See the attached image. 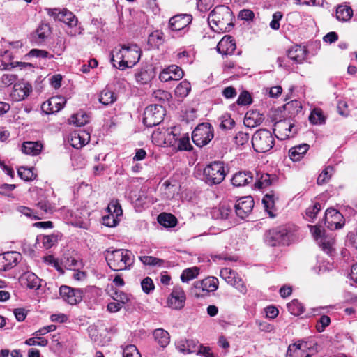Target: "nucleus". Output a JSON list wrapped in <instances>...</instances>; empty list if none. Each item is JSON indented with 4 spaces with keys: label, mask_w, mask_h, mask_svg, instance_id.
Masks as SVG:
<instances>
[{
    "label": "nucleus",
    "mask_w": 357,
    "mask_h": 357,
    "mask_svg": "<svg viewBox=\"0 0 357 357\" xmlns=\"http://www.w3.org/2000/svg\"><path fill=\"white\" fill-rule=\"evenodd\" d=\"M62 264L68 269L79 268L82 267V262L73 257H64Z\"/></svg>",
    "instance_id": "nucleus-47"
},
{
    "label": "nucleus",
    "mask_w": 357,
    "mask_h": 357,
    "mask_svg": "<svg viewBox=\"0 0 357 357\" xmlns=\"http://www.w3.org/2000/svg\"><path fill=\"white\" fill-rule=\"evenodd\" d=\"M218 284V280L216 278L207 277L202 280L195 282L194 287L197 290L208 294L216 291Z\"/></svg>",
    "instance_id": "nucleus-20"
},
{
    "label": "nucleus",
    "mask_w": 357,
    "mask_h": 357,
    "mask_svg": "<svg viewBox=\"0 0 357 357\" xmlns=\"http://www.w3.org/2000/svg\"><path fill=\"white\" fill-rule=\"evenodd\" d=\"M333 240L332 238H322L321 240V245L322 250L328 255H332L333 252Z\"/></svg>",
    "instance_id": "nucleus-54"
},
{
    "label": "nucleus",
    "mask_w": 357,
    "mask_h": 357,
    "mask_svg": "<svg viewBox=\"0 0 357 357\" xmlns=\"http://www.w3.org/2000/svg\"><path fill=\"white\" fill-rule=\"evenodd\" d=\"M154 77V73L151 68H142L135 74L136 82L139 84H147Z\"/></svg>",
    "instance_id": "nucleus-28"
},
{
    "label": "nucleus",
    "mask_w": 357,
    "mask_h": 357,
    "mask_svg": "<svg viewBox=\"0 0 357 357\" xmlns=\"http://www.w3.org/2000/svg\"><path fill=\"white\" fill-rule=\"evenodd\" d=\"M123 357H141V354L137 348L133 345L130 344L126 346L123 351Z\"/></svg>",
    "instance_id": "nucleus-51"
},
{
    "label": "nucleus",
    "mask_w": 357,
    "mask_h": 357,
    "mask_svg": "<svg viewBox=\"0 0 357 357\" xmlns=\"http://www.w3.org/2000/svg\"><path fill=\"white\" fill-rule=\"evenodd\" d=\"M335 15L337 20L347 22L353 16V10L350 6L342 4L337 6Z\"/></svg>",
    "instance_id": "nucleus-33"
},
{
    "label": "nucleus",
    "mask_w": 357,
    "mask_h": 357,
    "mask_svg": "<svg viewBox=\"0 0 357 357\" xmlns=\"http://www.w3.org/2000/svg\"><path fill=\"white\" fill-rule=\"evenodd\" d=\"M175 131L176 130H167V133L163 134L164 143L167 144V146L176 148L180 137H178Z\"/></svg>",
    "instance_id": "nucleus-39"
},
{
    "label": "nucleus",
    "mask_w": 357,
    "mask_h": 357,
    "mask_svg": "<svg viewBox=\"0 0 357 357\" xmlns=\"http://www.w3.org/2000/svg\"><path fill=\"white\" fill-rule=\"evenodd\" d=\"M287 308L289 312L295 316H299L304 312V306L296 299L288 303Z\"/></svg>",
    "instance_id": "nucleus-41"
},
{
    "label": "nucleus",
    "mask_w": 357,
    "mask_h": 357,
    "mask_svg": "<svg viewBox=\"0 0 357 357\" xmlns=\"http://www.w3.org/2000/svg\"><path fill=\"white\" fill-rule=\"evenodd\" d=\"M294 124L287 120H282L274 124L273 132L275 136L280 140H284L294 135L292 132Z\"/></svg>",
    "instance_id": "nucleus-16"
},
{
    "label": "nucleus",
    "mask_w": 357,
    "mask_h": 357,
    "mask_svg": "<svg viewBox=\"0 0 357 357\" xmlns=\"http://www.w3.org/2000/svg\"><path fill=\"white\" fill-rule=\"evenodd\" d=\"M333 173V167L331 166L326 167L318 176L317 184L322 185L328 181Z\"/></svg>",
    "instance_id": "nucleus-46"
},
{
    "label": "nucleus",
    "mask_w": 357,
    "mask_h": 357,
    "mask_svg": "<svg viewBox=\"0 0 357 357\" xmlns=\"http://www.w3.org/2000/svg\"><path fill=\"white\" fill-rule=\"evenodd\" d=\"M198 274L199 268L197 267L186 268L182 272L181 280L183 282H188L195 278Z\"/></svg>",
    "instance_id": "nucleus-43"
},
{
    "label": "nucleus",
    "mask_w": 357,
    "mask_h": 357,
    "mask_svg": "<svg viewBox=\"0 0 357 357\" xmlns=\"http://www.w3.org/2000/svg\"><path fill=\"white\" fill-rule=\"evenodd\" d=\"M252 98L248 91H243L238 96L237 104L238 105H248L251 104Z\"/></svg>",
    "instance_id": "nucleus-61"
},
{
    "label": "nucleus",
    "mask_w": 357,
    "mask_h": 357,
    "mask_svg": "<svg viewBox=\"0 0 357 357\" xmlns=\"http://www.w3.org/2000/svg\"><path fill=\"white\" fill-rule=\"evenodd\" d=\"M263 114L256 110H250L246 112L244 118V124L249 128L259 126L264 121Z\"/></svg>",
    "instance_id": "nucleus-26"
},
{
    "label": "nucleus",
    "mask_w": 357,
    "mask_h": 357,
    "mask_svg": "<svg viewBox=\"0 0 357 357\" xmlns=\"http://www.w3.org/2000/svg\"><path fill=\"white\" fill-rule=\"evenodd\" d=\"M213 137V128L208 123L199 124L192 134L193 142L199 147H202L208 144Z\"/></svg>",
    "instance_id": "nucleus-6"
},
{
    "label": "nucleus",
    "mask_w": 357,
    "mask_h": 357,
    "mask_svg": "<svg viewBox=\"0 0 357 357\" xmlns=\"http://www.w3.org/2000/svg\"><path fill=\"white\" fill-rule=\"evenodd\" d=\"M310 121L313 124H321L324 121V117L323 116L321 109H314L309 116Z\"/></svg>",
    "instance_id": "nucleus-50"
},
{
    "label": "nucleus",
    "mask_w": 357,
    "mask_h": 357,
    "mask_svg": "<svg viewBox=\"0 0 357 357\" xmlns=\"http://www.w3.org/2000/svg\"><path fill=\"white\" fill-rule=\"evenodd\" d=\"M219 120L220 121L219 127L222 130H230L235 126V121L229 114L222 115Z\"/></svg>",
    "instance_id": "nucleus-42"
},
{
    "label": "nucleus",
    "mask_w": 357,
    "mask_h": 357,
    "mask_svg": "<svg viewBox=\"0 0 357 357\" xmlns=\"http://www.w3.org/2000/svg\"><path fill=\"white\" fill-rule=\"evenodd\" d=\"M114 300L117 303L121 304L127 303L130 301V297L128 294L123 291H115L114 295L112 296Z\"/></svg>",
    "instance_id": "nucleus-63"
},
{
    "label": "nucleus",
    "mask_w": 357,
    "mask_h": 357,
    "mask_svg": "<svg viewBox=\"0 0 357 357\" xmlns=\"http://www.w3.org/2000/svg\"><path fill=\"white\" fill-rule=\"evenodd\" d=\"M43 149V144L40 142H24L22 144L21 150L26 155H37Z\"/></svg>",
    "instance_id": "nucleus-29"
},
{
    "label": "nucleus",
    "mask_w": 357,
    "mask_h": 357,
    "mask_svg": "<svg viewBox=\"0 0 357 357\" xmlns=\"http://www.w3.org/2000/svg\"><path fill=\"white\" fill-rule=\"evenodd\" d=\"M253 181V176L250 172H236L231 178V183L236 187L245 186Z\"/></svg>",
    "instance_id": "nucleus-27"
},
{
    "label": "nucleus",
    "mask_w": 357,
    "mask_h": 357,
    "mask_svg": "<svg viewBox=\"0 0 357 357\" xmlns=\"http://www.w3.org/2000/svg\"><path fill=\"white\" fill-rule=\"evenodd\" d=\"M198 342L193 340H186V349H181V351L183 353H194L197 352L199 349Z\"/></svg>",
    "instance_id": "nucleus-57"
},
{
    "label": "nucleus",
    "mask_w": 357,
    "mask_h": 357,
    "mask_svg": "<svg viewBox=\"0 0 357 357\" xmlns=\"http://www.w3.org/2000/svg\"><path fill=\"white\" fill-rule=\"evenodd\" d=\"M164 108L160 105H151L144 112L143 123L147 127L158 125L163 119Z\"/></svg>",
    "instance_id": "nucleus-7"
},
{
    "label": "nucleus",
    "mask_w": 357,
    "mask_h": 357,
    "mask_svg": "<svg viewBox=\"0 0 357 357\" xmlns=\"http://www.w3.org/2000/svg\"><path fill=\"white\" fill-rule=\"evenodd\" d=\"M191 90L190 83L184 80L182 81L175 89V94L181 98L186 97Z\"/></svg>",
    "instance_id": "nucleus-40"
},
{
    "label": "nucleus",
    "mask_w": 357,
    "mask_h": 357,
    "mask_svg": "<svg viewBox=\"0 0 357 357\" xmlns=\"http://www.w3.org/2000/svg\"><path fill=\"white\" fill-rule=\"evenodd\" d=\"M249 135L247 132H238L234 137V142L237 145H243L246 144L249 140Z\"/></svg>",
    "instance_id": "nucleus-60"
},
{
    "label": "nucleus",
    "mask_w": 357,
    "mask_h": 357,
    "mask_svg": "<svg viewBox=\"0 0 357 357\" xmlns=\"http://www.w3.org/2000/svg\"><path fill=\"white\" fill-rule=\"evenodd\" d=\"M58 241L56 235H48L43 237V244L45 248H50Z\"/></svg>",
    "instance_id": "nucleus-59"
},
{
    "label": "nucleus",
    "mask_w": 357,
    "mask_h": 357,
    "mask_svg": "<svg viewBox=\"0 0 357 357\" xmlns=\"http://www.w3.org/2000/svg\"><path fill=\"white\" fill-rule=\"evenodd\" d=\"M231 213V208L229 204H223L218 208H213L212 216L215 219H227Z\"/></svg>",
    "instance_id": "nucleus-35"
},
{
    "label": "nucleus",
    "mask_w": 357,
    "mask_h": 357,
    "mask_svg": "<svg viewBox=\"0 0 357 357\" xmlns=\"http://www.w3.org/2000/svg\"><path fill=\"white\" fill-rule=\"evenodd\" d=\"M305 346L303 344H292L289 346L287 357H310L305 351Z\"/></svg>",
    "instance_id": "nucleus-31"
},
{
    "label": "nucleus",
    "mask_w": 357,
    "mask_h": 357,
    "mask_svg": "<svg viewBox=\"0 0 357 357\" xmlns=\"http://www.w3.org/2000/svg\"><path fill=\"white\" fill-rule=\"evenodd\" d=\"M66 102L61 96H53L42 104L41 109L45 114H54L59 112Z\"/></svg>",
    "instance_id": "nucleus-19"
},
{
    "label": "nucleus",
    "mask_w": 357,
    "mask_h": 357,
    "mask_svg": "<svg viewBox=\"0 0 357 357\" xmlns=\"http://www.w3.org/2000/svg\"><path fill=\"white\" fill-rule=\"evenodd\" d=\"M90 135L85 131L74 132L70 134L69 139L72 146L79 149L89 142Z\"/></svg>",
    "instance_id": "nucleus-22"
},
{
    "label": "nucleus",
    "mask_w": 357,
    "mask_h": 357,
    "mask_svg": "<svg viewBox=\"0 0 357 357\" xmlns=\"http://www.w3.org/2000/svg\"><path fill=\"white\" fill-rule=\"evenodd\" d=\"M153 337L155 338V340L162 347H167L169 343V334L167 331L162 328L155 329L153 331Z\"/></svg>",
    "instance_id": "nucleus-34"
},
{
    "label": "nucleus",
    "mask_w": 357,
    "mask_h": 357,
    "mask_svg": "<svg viewBox=\"0 0 357 357\" xmlns=\"http://www.w3.org/2000/svg\"><path fill=\"white\" fill-rule=\"evenodd\" d=\"M185 301V294L183 289L179 286L174 287L168 298L169 307L174 310H180L183 307Z\"/></svg>",
    "instance_id": "nucleus-18"
},
{
    "label": "nucleus",
    "mask_w": 357,
    "mask_h": 357,
    "mask_svg": "<svg viewBox=\"0 0 357 357\" xmlns=\"http://www.w3.org/2000/svg\"><path fill=\"white\" fill-rule=\"evenodd\" d=\"M31 91V84L27 82L22 81L15 83L10 96L13 101L18 102L27 98Z\"/></svg>",
    "instance_id": "nucleus-14"
},
{
    "label": "nucleus",
    "mask_w": 357,
    "mask_h": 357,
    "mask_svg": "<svg viewBox=\"0 0 357 357\" xmlns=\"http://www.w3.org/2000/svg\"><path fill=\"white\" fill-rule=\"evenodd\" d=\"M289 232L286 227L280 226L268 230L265 234V242L272 247L289 245Z\"/></svg>",
    "instance_id": "nucleus-5"
},
{
    "label": "nucleus",
    "mask_w": 357,
    "mask_h": 357,
    "mask_svg": "<svg viewBox=\"0 0 357 357\" xmlns=\"http://www.w3.org/2000/svg\"><path fill=\"white\" fill-rule=\"evenodd\" d=\"M220 275L229 284L235 287L239 292L243 294L246 293L247 289L245 284L234 271L229 268H224L220 271Z\"/></svg>",
    "instance_id": "nucleus-8"
},
{
    "label": "nucleus",
    "mask_w": 357,
    "mask_h": 357,
    "mask_svg": "<svg viewBox=\"0 0 357 357\" xmlns=\"http://www.w3.org/2000/svg\"><path fill=\"white\" fill-rule=\"evenodd\" d=\"M168 70L171 73L170 75L172 76L174 80L181 79L184 75L183 70L180 67L175 65L169 66Z\"/></svg>",
    "instance_id": "nucleus-53"
},
{
    "label": "nucleus",
    "mask_w": 357,
    "mask_h": 357,
    "mask_svg": "<svg viewBox=\"0 0 357 357\" xmlns=\"http://www.w3.org/2000/svg\"><path fill=\"white\" fill-rule=\"evenodd\" d=\"M190 143V138L188 134H184L179 137L177 145L175 149L179 151H190L192 149Z\"/></svg>",
    "instance_id": "nucleus-44"
},
{
    "label": "nucleus",
    "mask_w": 357,
    "mask_h": 357,
    "mask_svg": "<svg viewBox=\"0 0 357 357\" xmlns=\"http://www.w3.org/2000/svg\"><path fill=\"white\" fill-rule=\"evenodd\" d=\"M17 174L22 179L26 181H32L36 178V175L33 170L24 167H20L17 169Z\"/></svg>",
    "instance_id": "nucleus-45"
},
{
    "label": "nucleus",
    "mask_w": 357,
    "mask_h": 357,
    "mask_svg": "<svg viewBox=\"0 0 357 357\" xmlns=\"http://www.w3.org/2000/svg\"><path fill=\"white\" fill-rule=\"evenodd\" d=\"M274 144L273 135L266 129H259L252 135V145L256 152H267L273 147Z\"/></svg>",
    "instance_id": "nucleus-4"
},
{
    "label": "nucleus",
    "mask_w": 357,
    "mask_h": 357,
    "mask_svg": "<svg viewBox=\"0 0 357 357\" xmlns=\"http://www.w3.org/2000/svg\"><path fill=\"white\" fill-rule=\"evenodd\" d=\"M234 16L230 8L225 5L217 6L209 14L208 24L215 32L229 31L233 27Z\"/></svg>",
    "instance_id": "nucleus-1"
},
{
    "label": "nucleus",
    "mask_w": 357,
    "mask_h": 357,
    "mask_svg": "<svg viewBox=\"0 0 357 357\" xmlns=\"http://www.w3.org/2000/svg\"><path fill=\"white\" fill-rule=\"evenodd\" d=\"M89 121V116L83 112H77L71 116L69 119L70 123L74 124L76 126H84Z\"/></svg>",
    "instance_id": "nucleus-38"
},
{
    "label": "nucleus",
    "mask_w": 357,
    "mask_h": 357,
    "mask_svg": "<svg viewBox=\"0 0 357 357\" xmlns=\"http://www.w3.org/2000/svg\"><path fill=\"white\" fill-rule=\"evenodd\" d=\"M51 33L52 31L50 25L46 23H42L33 34V40L38 44H41L51 35Z\"/></svg>",
    "instance_id": "nucleus-24"
},
{
    "label": "nucleus",
    "mask_w": 357,
    "mask_h": 357,
    "mask_svg": "<svg viewBox=\"0 0 357 357\" xmlns=\"http://www.w3.org/2000/svg\"><path fill=\"white\" fill-rule=\"evenodd\" d=\"M124 46L125 68H132L141 58L142 52L137 45Z\"/></svg>",
    "instance_id": "nucleus-17"
},
{
    "label": "nucleus",
    "mask_w": 357,
    "mask_h": 357,
    "mask_svg": "<svg viewBox=\"0 0 357 357\" xmlns=\"http://www.w3.org/2000/svg\"><path fill=\"white\" fill-rule=\"evenodd\" d=\"M192 17L188 14H178L169 20L168 28L174 32L184 31L192 22Z\"/></svg>",
    "instance_id": "nucleus-13"
},
{
    "label": "nucleus",
    "mask_w": 357,
    "mask_h": 357,
    "mask_svg": "<svg viewBox=\"0 0 357 357\" xmlns=\"http://www.w3.org/2000/svg\"><path fill=\"white\" fill-rule=\"evenodd\" d=\"M139 259L144 265L149 266H162L165 263L164 260L152 256H142Z\"/></svg>",
    "instance_id": "nucleus-48"
},
{
    "label": "nucleus",
    "mask_w": 357,
    "mask_h": 357,
    "mask_svg": "<svg viewBox=\"0 0 357 357\" xmlns=\"http://www.w3.org/2000/svg\"><path fill=\"white\" fill-rule=\"evenodd\" d=\"M170 97V93L163 90H157L153 93V98L160 102L168 100Z\"/></svg>",
    "instance_id": "nucleus-58"
},
{
    "label": "nucleus",
    "mask_w": 357,
    "mask_h": 357,
    "mask_svg": "<svg viewBox=\"0 0 357 357\" xmlns=\"http://www.w3.org/2000/svg\"><path fill=\"white\" fill-rule=\"evenodd\" d=\"M254 207V200L250 196H246L238 199L235 205L236 214L241 219L246 218Z\"/></svg>",
    "instance_id": "nucleus-15"
},
{
    "label": "nucleus",
    "mask_w": 357,
    "mask_h": 357,
    "mask_svg": "<svg viewBox=\"0 0 357 357\" xmlns=\"http://www.w3.org/2000/svg\"><path fill=\"white\" fill-rule=\"evenodd\" d=\"M17 79V76L14 74H3L1 77V82L5 86H8L13 84Z\"/></svg>",
    "instance_id": "nucleus-64"
},
{
    "label": "nucleus",
    "mask_w": 357,
    "mask_h": 357,
    "mask_svg": "<svg viewBox=\"0 0 357 357\" xmlns=\"http://www.w3.org/2000/svg\"><path fill=\"white\" fill-rule=\"evenodd\" d=\"M324 224L332 230L340 229L344 225V218L336 209L328 208L325 212Z\"/></svg>",
    "instance_id": "nucleus-11"
},
{
    "label": "nucleus",
    "mask_w": 357,
    "mask_h": 357,
    "mask_svg": "<svg viewBox=\"0 0 357 357\" xmlns=\"http://www.w3.org/2000/svg\"><path fill=\"white\" fill-rule=\"evenodd\" d=\"M307 51L301 45L293 46L288 51V57L297 63H301L307 57Z\"/></svg>",
    "instance_id": "nucleus-25"
},
{
    "label": "nucleus",
    "mask_w": 357,
    "mask_h": 357,
    "mask_svg": "<svg viewBox=\"0 0 357 357\" xmlns=\"http://www.w3.org/2000/svg\"><path fill=\"white\" fill-rule=\"evenodd\" d=\"M307 144H302L295 146L289 150V156L292 161H299L303 158L309 149Z\"/></svg>",
    "instance_id": "nucleus-30"
},
{
    "label": "nucleus",
    "mask_w": 357,
    "mask_h": 357,
    "mask_svg": "<svg viewBox=\"0 0 357 357\" xmlns=\"http://www.w3.org/2000/svg\"><path fill=\"white\" fill-rule=\"evenodd\" d=\"M47 10L48 15L54 20L63 22L70 27L76 26L77 24L78 20L75 15L66 9L60 10L57 8H48Z\"/></svg>",
    "instance_id": "nucleus-10"
},
{
    "label": "nucleus",
    "mask_w": 357,
    "mask_h": 357,
    "mask_svg": "<svg viewBox=\"0 0 357 357\" xmlns=\"http://www.w3.org/2000/svg\"><path fill=\"white\" fill-rule=\"evenodd\" d=\"M20 282L22 285L29 289H38L40 287V279L32 272H25L20 277Z\"/></svg>",
    "instance_id": "nucleus-23"
},
{
    "label": "nucleus",
    "mask_w": 357,
    "mask_h": 357,
    "mask_svg": "<svg viewBox=\"0 0 357 357\" xmlns=\"http://www.w3.org/2000/svg\"><path fill=\"white\" fill-rule=\"evenodd\" d=\"M22 259V255L17 252H6L0 254V271H7L14 267Z\"/></svg>",
    "instance_id": "nucleus-12"
},
{
    "label": "nucleus",
    "mask_w": 357,
    "mask_h": 357,
    "mask_svg": "<svg viewBox=\"0 0 357 357\" xmlns=\"http://www.w3.org/2000/svg\"><path fill=\"white\" fill-rule=\"evenodd\" d=\"M59 294L62 299L70 305H76L80 303L84 295L82 289H73L66 285H62L59 288Z\"/></svg>",
    "instance_id": "nucleus-9"
},
{
    "label": "nucleus",
    "mask_w": 357,
    "mask_h": 357,
    "mask_svg": "<svg viewBox=\"0 0 357 357\" xmlns=\"http://www.w3.org/2000/svg\"><path fill=\"white\" fill-rule=\"evenodd\" d=\"M262 203L264 205V208L266 211L268 212L270 215L273 216L272 215L271 211H270L274 206V195L273 194H266L262 199Z\"/></svg>",
    "instance_id": "nucleus-52"
},
{
    "label": "nucleus",
    "mask_w": 357,
    "mask_h": 357,
    "mask_svg": "<svg viewBox=\"0 0 357 357\" xmlns=\"http://www.w3.org/2000/svg\"><path fill=\"white\" fill-rule=\"evenodd\" d=\"M111 62L113 66L121 70L126 69L124 59V46L120 50H115L112 52Z\"/></svg>",
    "instance_id": "nucleus-32"
},
{
    "label": "nucleus",
    "mask_w": 357,
    "mask_h": 357,
    "mask_svg": "<svg viewBox=\"0 0 357 357\" xmlns=\"http://www.w3.org/2000/svg\"><path fill=\"white\" fill-rule=\"evenodd\" d=\"M227 172L223 162L215 161L204 169V180L208 185H218L223 181Z\"/></svg>",
    "instance_id": "nucleus-3"
},
{
    "label": "nucleus",
    "mask_w": 357,
    "mask_h": 357,
    "mask_svg": "<svg viewBox=\"0 0 357 357\" xmlns=\"http://www.w3.org/2000/svg\"><path fill=\"white\" fill-rule=\"evenodd\" d=\"M105 259L109 268L119 271L129 269L134 263V255L132 252L126 249L107 250Z\"/></svg>",
    "instance_id": "nucleus-2"
},
{
    "label": "nucleus",
    "mask_w": 357,
    "mask_h": 357,
    "mask_svg": "<svg viewBox=\"0 0 357 357\" xmlns=\"http://www.w3.org/2000/svg\"><path fill=\"white\" fill-rule=\"evenodd\" d=\"M330 323V317L327 315H322L316 324V328L319 332H323Z\"/></svg>",
    "instance_id": "nucleus-56"
},
{
    "label": "nucleus",
    "mask_w": 357,
    "mask_h": 357,
    "mask_svg": "<svg viewBox=\"0 0 357 357\" xmlns=\"http://www.w3.org/2000/svg\"><path fill=\"white\" fill-rule=\"evenodd\" d=\"M271 176L268 174H263L260 177L257 178L255 186L258 189H261L271 185Z\"/></svg>",
    "instance_id": "nucleus-49"
},
{
    "label": "nucleus",
    "mask_w": 357,
    "mask_h": 357,
    "mask_svg": "<svg viewBox=\"0 0 357 357\" xmlns=\"http://www.w3.org/2000/svg\"><path fill=\"white\" fill-rule=\"evenodd\" d=\"M98 100L102 105H108L116 100V96L112 91L105 89L100 92Z\"/></svg>",
    "instance_id": "nucleus-37"
},
{
    "label": "nucleus",
    "mask_w": 357,
    "mask_h": 357,
    "mask_svg": "<svg viewBox=\"0 0 357 357\" xmlns=\"http://www.w3.org/2000/svg\"><path fill=\"white\" fill-rule=\"evenodd\" d=\"M158 222L165 227H173L177 223V220L171 213H162L158 217Z\"/></svg>",
    "instance_id": "nucleus-36"
},
{
    "label": "nucleus",
    "mask_w": 357,
    "mask_h": 357,
    "mask_svg": "<svg viewBox=\"0 0 357 357\" xmlns=\"http://www.w3.org/2000/svg\"><path fill=\"white\" fill-rule=\"evenodd\" d=\"M197 8L201 12H206L213 6V0H198Z\"/></svg>",
    "instance_id": "nucleus-62"
},
{
    "label": "nucleus",
    "mask_w": 357,
    "mask_h": 357,
    "mask_svg": "<svg viewBox=\"0 0 357 357\" xmlns=\"http://www.w3.org/2000/svg\"><path fill=\"white\" fill-rule=\"evenodd\" d=\"M236 49V44L230 36H225L218 43L216 50L223 55L231 54Z\"/></svg>",
    "instance_id": "nucleus-21"
},
{
    "label": "nucleus",
    "mask_w": 357,
    "mask_h": 357,
    "mask_svg": "<svg viewBox=\"0 0 357 357\" xmlns=\"http://www.w3.org/2000/svg\"><path fill=\"white\" fill-rule=\"evenodd\" d=\"M141 286L143 291L146 294H149L155 288V285L152 279L149 277H146L142 280Z\"/></svg>",
    "instance_id": "nucleus-55"
}]
</instances>
